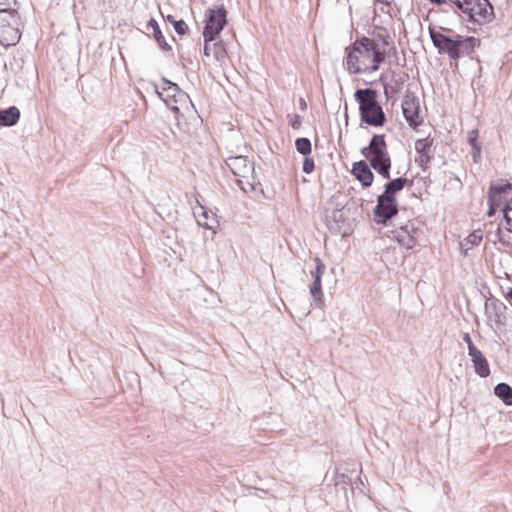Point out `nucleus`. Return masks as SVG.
Returning a JSON list of instances; mask_svg holds the SVG:
<instances>
[{
    "instance_id": "1",
    "label": "nucleus",
    "mask_w": 512,
    "mask_h": 512,
    "mask_svg": "<svg viewBox=\"0 0 512 512\" xmlns=\"http://www.w3.org/2000/svg\"><path fill=\"white\" fill-rule=\"evenodd\" d=\"M346 68L352 74L377 71L385 59V50H381L374 39L362 37L350 48H346Z\"/></svg>"
},
{
    "instance_id": "14",
    "label": "nucleus",
    "mask_w": 512,
    "mask_h": 512,
    "mask_svg": "<svg viewBox=\"0 0 512 512\" xmlns=\"http://www.w3.org/2000/svg\"><path fill=\"white\" fill-rule=\"evenodd\" d=\"M351 173L355 176V178L361 183L363 187L368 188L372 185L374 175L365 160L355 162L352 166Z\"/></svg>"
},
{
    "instance_id": "21",
    "label": "nucleus",
    "mask_w": 512,
    "mask_h": 512,
    "mask_svg": "<svg viewBox=\"0 0 512 512\" xmlns=\"http://www.w3.org/2000/svg\"><path fill=\"white\" fill-rule=\"evenodd\" d=\"M385 148H387V144H386V141H385V135L375 134L371 138L369 145L367 147H363L361 149V154L364 157H368V155H371L374 152L380 151V150L385 149Z\"/></svg>"
},
{
    "instance_id": "35",
    "label": "nucleus",
    "mask_w": 512,
    "mask_h": 512,
    "mask_svg": "<svg viewBox=\"0 0 512 512\" xmlns=\"http://www.w3.org/2000/svg\"><path fill=\"white\" fill-rule=\"evenodd\" d=\"M502 200L503 199H496V203H493L491 202L489 199H488V204H489V209H488V212H487V215L489 217L493 216L496 212V209L500 207V205L502 204Z\"/></svg>"
},
{
    "instance_id": "29",
    "label": "nucleus",
    "mask_w": 512,
    "mask_h": 512,
    "mask_svg": "<svg viewBox=\"0 0 512 512\" xmlns=\"http://www.w3.org/2000/svg\"><path fill=\"white\" fill-rule=\"evenodd\" d=\"M166 19L173 25L177 34L184 35L188 31V25L184 20H176L172 15H168Z\"/></svg>"
},
{
    "instance_id": "24",
    "label": "nucleus",
    "mask_w": 512,
    "mask_h": 512,
    "mask_svg": "<svg viewBox=\"0 0 512 512\" xmlns=\"http://www.w3.org/2000/svg\"><path fill=\"white\" fill-rule=\"evenodd\" d=\"M508 191H512V183L506 182L505 184H490L488 189V198L491 202L496 203V199H502V196Z\"/></svg>"
},
{
    "instance_id": "28",
    "label": "nucleus",
    "mask_w": 512,
    "mask_h": 512,
    "mask_svg": "<svg viewBox=\"0 0 512 512\" xmlns=\"http://www.w3.org/2000/svg\"><path fill=\"white\" fill-rule=\"evenodd\" d=\"M433 139L426 137L415 141V150L418 154H430Z\"/></svg>"
},
{
    "instance_id": "13",
    "label": "nucleus",
    "mask_w": 512,
    "mask_h": 512,
    "mask_svg": "<svg viewBox=\"0 0 512 512\" xmlns=\"http://www.w3.org/2000/svg\"><path fill=\"white\" fill-rule=\"evenodd\" d=\"M314 262L315 270L311 271V277L313 279V282L310 285V294L313 297L314 301L317 303L321 302L323 297L321 279L322 275L326 270V266L319 257H315Z\"/></svg>"
},
{
    "instance_id": "36",
    "label": "nucleus",
    "mask_w": 512,
    "mask_h": 512,
    "mask_svg": "<svg viewBox=\"0 0 512 512\" xmlns=\"http://www.w3.org/2000/svg\"><path fill=\"white\" fill-rule=\"evenodd\" d=\"M386 157H390L389 153H388V149L385 148V149H382L380 151H376L374 152L373 154L371 155H368V157H365L367 160H370V159H373V158H386Z\"/></svg>"
},
{
    "instance_id": "31",
    "label": "nucleus",
    "mask_w": 512,
    "mask_h": 512,
    "mask_svg": "<svg viewBox=\"0 0 512 512\" xmlns=\"http://www.w3.org/2000/svg\"><path fill=\"white\" fill-rule=\"evenodd\" d=\"M18 11L17 0H0V14Z\"/></svg>"
},
{
    "instance_id": "18",
    "label": "nucleus",
    "mask_w": 512,
    "mask_h": 512,
    "mask_svg": "<svg viewBox=\"0 0 512 512\" xmlns=\"http://www.w3.org/2000/svg\"><path fill=\"white\" fill-rule=\"evenodd\" d=\"M211 42L212 41L204 42V55L207 57L213 56L218 62H223L227 56L223 42Z\"/></svg>"
},
{
    "instance_id": "3",
    "label": "nucleus",
    "mask_w": 512,
    "mask_h": 512,
    "mask_svg": "<svg viewBox=\"0 0 512 512\" xmlns=\"http://www.w3.org/2000/svg\"><path fill=\"white\" fill-rule=\"evenodd\" d=\"M226 165L229 167L235 177H237V184L244 192L255 190V176H254V162L247 156H231L226 160Z\"/></svg>"
},
{
    "instance_id": "11",
    "label": "nucleus",
    "mask_w": 512,
    "mask_h": 512,
    "mask_svg": "<svg viewBox=\"0 0 512 512\" xmlns=\"http://www.w3.org/2000/svg\"><path fill=\"white\" fill-rule=\"evenodd\" d=\"M162 91H159L158 86H155V92L163 100L166 105L174 112H178L179 108L177 106L172 105V102L177 103L178 101L185 100L188 98V95L181 91L180 87L171 82L166 78H162Z\"/></svg>"
},
{
    "instance_id": "19",
    "label": "nucleus",
    "mask_w": 512,
    "mask_h": 512,
    "mask_svg": "<svg viewBox=\"0 0 512 512\" xmlns=\"http://www.w3.org/2000/svg\"><path fill=\"white\" fill-rule=\"evenodd\" d=\"M20 119V110L16 106L0 110V127H11Z\"/></svg>"
},
{
    "instance_id": "10",
    "label": "nucleus",
    "mask_w": 512,
    "mask_h": 512,
    "mask_svg": "<svg viewBox=\"0 0 512 512\" xmlns=\"http://www.w3.org/2000/svg\"><path fill=\"white\" fill-rule=\"evenodd\" d=\"M398 213V204L396 197H389L380 194L377 198V204L373 209L375 221L378 224L387 225V223Z\"/></svg>"
},
{
    "instance_id": "33",
    "label": "nucleus",
    "mask_w": 512,
    "mask_h": 512,
    "mask_svg": "<svg viewBox=\"0 0 512 512\" xmlns=\"http://www.w3.org/2000/svg\"><path fill=\"white\" fill-rule=\"evenodd\" d=\"M431 159L432 156L430 154H419V157L415 158V162L422 168V170H425Z\"/></svg>"
},
{
    "instance_id": "34",
    "label": "nucleus",
    "mask_w": 512,
    "mask_h": 512,
    "mask_svg": "<svg viewBox=\"0 0 512 512\" xmlns=\"http://www.w3.org/2000/svg\"><path fill=\"white\" fill-rule=\"evenodd\" d=\"M315 164L314 160L308 156H305L302 166V171L306 174H310L314 171Z\"/></svg>"
},
{
    "instance_id": "4",
    "label": "nucleus",
    "mask_w": 512,
    "mask_h": 512,
    "mask_svg": "<svg viewBox=\"0 0 512 512\" xmlns=\"http://www.w3.org/2000/svg\"><path fill=\"white\" fill-rule=\"evenodd\" d=\"M458 9L467 15V20L478 25L491 23L495 19L494 9L489 0H462Z\"/></svg>"
},
{
    "instance_id": "44",
    "label": "nucleus",
    "mask_w": 512,
    "mask_h": 512,
    "mask_svg": "<svg viewBox=\"0 0 512 512\" xmlns=\"http://www.w3.org/2000/svg\"><path fill=\"white\" fill-rule=\"evenodd\" d=\"M431 3L436 5H443L446 4V0H429Z\"/></svg>"
},
{
    "instance_id": "30",
    "label": "nucleus",
    "mask_w": 512,
    "mask_h": 512,
    "mask_svg": "<svg viewBox=\"0 0 512 512\" xmlns=\"http://www.w3.org/2000/svg\"><path fill=\"white\" fill-rule=\"evenodd\" d=\"M503 217L506 222V229L512 233V198L509 199L502 208Z\"/></svg>"
},
{
    "instance_id": "45",
    "label": "nucleus",
    "mask_w": 512,
    "mask_h": 512,
    "mask_svg": "<svg viewBox=\"0 0 512 512\" xmlns=\"http://www.w3.org/2000/svg\"><path fill=\"white\" fill-rule=\"evenodd\" d=\"M376 1H377V2H380V3H383V4H385V5H388V6H389V5H390V3H391V0H376Z\"/></svg>"
},
{
    "instance_id": "32",
    "label": "nucleus",
    "mask_w": 512,
    "mask_h": 512,
    "mask_svg": "<svg viewBox=\"0 0 512 512\" xmlns=\"http://www.w3.org/2000/svg\"><path fill=\"white\" fill-rule=\"evenodd\" d=\"M478 130L474 129L469 132L468 135V143L472 146L473 150H476L478 154L481 152V147L478 144Z\"/></svg>"
},
{
    "instance_id": "46",
    "label": "nucleus",
    "mask_w": 512,
    "mask_h": 512,
    "mask_svg": "<svg viewBox=\"0 0 512 512\" xmlns=\"http://www.w3.org/2000/svg\"><path fill=\"white\" fill-rule=\"evenodd\" d=\"M479 156H480V154H478V152L476 150H473V159L475 162H476V158Z\"/></svg>"
},
{
    "instance_id": "38",
    "label": "nucleus",
    "mask_w": 512,
    "mask_h": 512,
    "mask_svg": "<svg viewBox=\"0 0 512 512\" xmlns=\"http://www.w3.org/2000/svg\"><path fill=\"white\" fill-rule=\"evenodd\" d=\"M301 125V119H300V116L296 115L295 116V119L291 122V126L294 128V129H298Z\"/></svg>"
},
{
    "instance_id": "9",
    "label": "nucleus",
    "mask_w": 512,
    "mask_h": 512,
    "mask_svg": "<svg viewBox=\"0 0 512 512\" xmlns=\"http://www.w3.org/2000/svg\"><path fill=\"white\" fill-rule=\"evenodd\" d=\"M348 214L349 209L345 207L335 208L330 213H327L325 221L329 231L333 234L348 235L351 231Z\"/></svg>"
},
{
    "instance_id": "12",
    "label": "nucleus",
    "mask_w": 512,
    "mask_h": 512,
    "mask_svg": "<svg viewBox=\"0 0 512 512\" xmlns=\"http://www.w3.org/2000/svg\"><path fill=\"white\" fill-rule=\"evenodd\" d=\"M403 116L411 128H417L422 124L423 120L420 117L419 100L410 91H406L402 102Z\"/></svg>"
},
{
    "instance_id": "41",
    "label": "nucleus",
    "mask_w": 512,
    "mask_h": 512,
    "mask_svg": "<svg viewBox=\"0 0 512 512\" xmlns=\"http://www.w3.org/2000/svg\"><path fill=\"white\" fill-rule=\"evenodd\" d=\"M505 298L509 301L510 305L512 306V288H508L507 292L505 293Z\"/></svg>"
},
{
    "instance_id": "20",
    "label": "nucleus",
    "mask_w": 512,
    "mask_h": 512,
    "mask_svg": "<svg viewBox=\"0 0 512 512\" xmlns=\"http://www.w3.org/2000/svg\"><path fill=\"white\" fill-rule=\"evenodd\" d=\"M371 168H373L379 175H381L384 179L390 180V168H391V158H373L368 160Z\"/></svg>"
},
{
    "instance_id": "7",
    "label": "nucleus",
    "mask_w": 512,
    "mask_h": 512,
    "mask_svg": "<svg viewBox=\"0 0 512 512\" xmlns=\"http://www.w3.org/2000/svg\"><path fill=\"white\" fill-rule=\"evenodd\" d=\"M458 35L459 34H456L451 37L433 28H429V36L433 45L438 49V53L448 55L449 58L455 62L459 59V51L457 49ZM457 66L458 64L455 63V67Z\"/></svg>"
},
{
    "instance_id": "5",
    "label": "nucleus",
    "mask_w": 512,
    "mask_h": 512,
    "mask_svg": "<svg viewBox=\"0 0 512 512\" xmlns=\"http://www.w3.org/2000/svg\"><path fill=\"white\" fill-rule=\"evenodd\" d=\"M20 26L18 11L0 14V45L6 48L16 45L21 38Z\"/></svg>"
},
{
    "instance_id": "37",
    "label": "nucleus",
    "mask_w": 512,
    "mask_h": 512,
    "mask_svg": "<svg viewBox=\"0 0 512 512\" xmlns=\"http://www.w3.org/2000/svg\"><path fill=\"white\" fill-rule=\"evenodd\" d=\"M462 339L463 341L467 344L468 346V353L476 350L477 348L475 347V345L473 344L472 342V339L469 335V333H464L463 336H462Z\"/></svg>"
},
{
    "instance_id": "26",
    "label": "nucleus",
    "mask_w": 512,
    "mask_h": 512,
    "mask_svg": "<svg viewBox=\"0 0 512 512\" xmlns=\"http://www.w3.org/2000/svg\"><path fill=\"white\" fill-rule=\"evenodd\" d=\"M197 222L200 226L213 230L215 232V229L218 227V220L215 218V215L212 214L209 216L208 211L203 210L200 217L197 219Z\"/></svg>"
},
{
    "instance_id": "43",
    "label": "nucleus",
    "mask_w": 512,
    "mask_h": 512,
    "mask_svg": "<svg viewBox=\"0 0 512 512\" xmlns=\"http://www.w3.org/2000/svg\"><path fill=\"white\" fill-rule=\"evenodd\" d=\"M397 92V90H394L393 87H388L387 85L384 86V94L388 98L389 97V91Z\"/></svg>"
},
{
    "instance_id": "42",
    "label": "nucleus",
    "mask_w": 512,
    "mask_h": 512,
    "mask_svg": "<svg viewBox=\"0 0 512 512\" xmlns=\"http://www.w3.org/2000/svg\"><path fill=\"white\" fill-rule=\"evenodd\" d=\"M452 175H453V179L452 180L455 182L456 186L458 188H462L463 184H462L461 180L459 179V177L454 175V174H452Z\"/></svg>"
},
{
    "instance_id": "40",
    "label": "nucleus",
    "mask_w": 512,
    "mask_h": 512,
    "mask_svg": "<svg viewBox=\"0 0 512 512\" xmlns=\"http://www.w3.org/2000/svg\"><path fill=\"white\" fill-rule=\"evenodd\" d=\"M379 37L382 39V45H383V47H386V46H388V45H389V38H390V37H389V35H388V34L383 35V36H380V35H379Z\"/></svg>"
},
{
    "instance_id": "39",
    "label": "nucleus",
    "mask_w": 512,
    "mask_h": 512,
    "mask_svg": "<svg viewBox=\"0 0 512 512\" xmlns=\"http://www.w3.org/2000/svg\"><path fill=\"white\" fill-rule=\"evenodd\" d=\"M467 240L472 244H478L481 241V237H477L476 235L471 234L468 236Z\"/></svg>"
},
{
    "instance_id": "25",
    "label": "nucleus",
    "mask_w": 512,
    "mask_h": 512,
    "mask_svg": "<svg viewBox=\"0 0 512 512\" xmlns=\"http://www.w3.org/2000/svg\"><path fill=\"white\" fill-rule=\"evenodd\" d=\"M494 394L501 399L505 405H512V387L507 383H498L494 387Z\"/></svg>"
},
{
    "instance_id": "17",
    "label": "nucleus",
    "mask_w": 512,
    "mask_h": 512,
    "mask_svg": "<svg viewBox=\"0 0 512 512\" xmlns=\"http://www.w3.org/2000/svg\"><path fill=\"white\" fill-rule=\"evenodd\" d=\"M481 44L480 39L473 36L458 35L457 49L459 51V58L462 56H471L476 47Z\"/></svg>"
},
{
    "instance_id": "27",
    "label": "nucleus",
    "mask_w": 512,
    "mask_h": 512,
    "mask_svg": "<svg viewBox=\"0 0 512 512\" xmlns=\"http://www.w3.org/2000/svg\"><path fill=\"white\" fill-rule=\"evenodd\" d=\"M295 147L298 153L308 156L312 151L311 141L306 137L296 139Z\"/></svg>"
},
{
    "instance_id": "15",
    "label": "nucleus",
    "mask_w": 512,
    "mask_h": 512,
    "mask_svg": "<svg viewBox=\"0 0 512 512\" xmlns=\"http://www.w3.org/2000/svg\"><path fill=\"white\" fill-rule=\"evenodd\" d=\"M468 355L471 357L475 373L481 378L488 377L490 375V367L483 353L479 349H476L468 353Z\"/></svg>"
},
{
    "instance_id": "16",
    "label": "nucleus",
    "mask_w": 512,
    "mask_h": 512,
    "mask_svg": "<svg viewBox=\"0 0 512 512\" xmlns=\"http://www.w3.org/2000/svg\"><path fill=\"white\" fill-rule=\"evenodd\" d=\"M485 311L489 318L493 317L496 323H500L504 318L506 306L499 299L490 298L485 303Z\"/></svg>"
},
{
    "instance_id": "6",
    "label": "nucleus",
    "mask_w": 512,
    "mask_h": 512,
    "mask_svg": "<svg viewBox=\"0 0 512 512\" xmlns=\"http://www.w3.org/2000/svg\"><path fill=\"white\" fill-rule=\"evenodd\" d=\"M227 23V11L224 6L209 8L205 12V26L203 30L204 42L214 41Z\"/></svg>"
},
{
    "instance_id": "8",
    "label": "nucleus",
    "mask_w": 512,
    "mask_h": 512,
    "mask_svg": "<svg viewBox=\"0 0 512 512\" xmlns=\"http://www.w3.org/2000/svg\"><path fill=\"white\" fill-rule=\"evenodd\" d=\"M392 233V238L395 239L401 247L409 250L417 245L419 237L423 234V230L417 221L410 220L405 225L395 229Z\"/></svg>"
},
{
    "instance_id": "22",
    "label": "nucleus",
    "mask_w": 512,
    "mask_h": 512,
    "mask_svg": "<svg viewBox=\"0 0 512 512\" xmlns=\"http://www.w3.org/2000/svg\"><path fill=\"white\" fill-rule=\"evenodd\" d=\"M147 26L152 28V30H153V37L156 40V42L158 43L160 49L165 51V52L172 51V47L166 41L162 31L160 30L158 22L154 18H151L148 21Z\"/></svg>"
},
{
    "instance_id": "23",
    "label": "nucleus",
    "mask_w": 512,
    "mask_h": 512,
    "mask_svg": "<svg viewBox=\"0 0 512 512\" xmlns=\"http://www.w3.org/2000/svg\"><path fill=\"white\" fill-rule=\"evenodd\" d=\"M408 183V179L405 177H398L388 181L384 186L383 195L396 197V194L400 192Z\"/></svg>"
},
{
    "instance_id": "2",
    "label": "nucleus",
    "mask_w": 512,
    "mask_h": 512,
    "mask_svg": "<svg viewBox=\"0 0 512 512\" xmlns=\"http://www.w3.org/2000/svg\"><path fill=\"white\" fill-rule=\"evenodd\" d=\"M354 98L359 104L360 119L374 127H382L387 122L382 106L378 102V93L372 88L357 89Z\"/></svg>"
},
{
    "instance_id": "47",
    "label": "nucleus",
    "mask_w": 512,
    "mask_h": 512,
    "mask_svg": "<svg viewBox=\"0 0 512 512\" xmlns=\"http://www.w3.org/2000/svg\"><path fill=\"white\" fill-rule=\"evenodd\" d=\"M300 105H301L302 109L306 108V103H305V101L303 99H300Z\"/></svg>"
}]
</instances>
